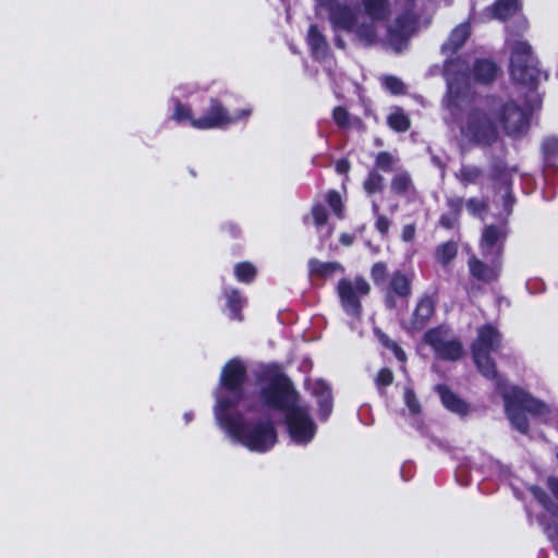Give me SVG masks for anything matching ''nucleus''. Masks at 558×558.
<instances>
[{"label":"nucleus","instance_id":"9b49d317","mask_svg":"<svg viewBox=\"0 0 558 558\" xmlns=\"http://www.w3.org/2000/svg\"><path fill=\"white\" fill-rule=\"evenodd\" d=\"M284 418L288 433L294 442L305 445L314 438L316 425L307 407L298 403L286 412Z\"/></svg>","mask_w":558,"mask_h":558},{"label":"nucleus","instance_id":"c85d7f7f","mask_svg":"<svg viewBox=\"0 0 558 558\" xmlns=\"http://www.w3.org/2000/svg\"><path fill=\"white\" fill-rule=\"evenodd\" d=\"M314 393L317 397L319 418L326 421L332 411V392L325 383H317Z\"/></svg>","mask_w":558,"mask_h":558},{"label":"nucleus","instance_id":"c03bdc74","mask_svg":"<svg viewBox=\"0 0 558 558\" xmlns=\"http://www.w3.org/2000/svg\"><path fill=\"white\" fill-rule=\"evenodd\" d=\"M465 207L473 217H483L488 211V202L484 198L470 197L465 201Z\"/></svg>","mask_w":558,"mask_h":558},{"label":"nucleus","instance_id":"72a5a7b5","mask_svg":"<svg viewBox=\"0 0 558 558\" xmlns=\"http://www.w3.org/2000/svg\"><path fill=\"white\" fill-rule=\"evenodd\" d=\"M458 255V244L457 242L450 240L437 245L435 250V259L441 266H448L451 262L456 259Z\"/></svg>","mask_w":558,"mask_h":558},{"label":"nucleus","instance_id":"a211bd4d","mask_svg":"<svg viewBox=\"0 0 558 558\" xmlns=\"http://www.w3.org/2000/svg\"><path fill=\"white\" fill-rule=\"evenodd\" d=\"M517 168L510 167L504 157L495 156L488 166V180L494 192L510 191Z\"/></svg>","mask_w":558,"mask_h":558},{"label":"nucleus","instance_id":"20e7f679","mask_svg":"<svg viewBox=\"0 0 558 558\" xmlns=\"http://www.w3.org/2000/svg\"><path fill=\"white\" fill-rule=\"evenodd\" d=\"M369 276L374 286L383 292L384 303L388 310H395L398 300H407L412 294V278L399 269L389 275L386 262L374 263Z\"/></svg>","mask_w":558,"mask_h":558},{"label":"nucleus","instance_id":"603ef678","mask_svg":"<svg viewBox=\"0 0 558 558\" xmlns=\"http://www.w3.org/2000/svg\"><path fill=\"white\" fill-rule=\"evenodd\" d=\"M390 220L385 215H377L375 221V229L383 235H387L390 228Z\"/></svg>","mask_w":558,"mask_h":558},{"label":"nucleus","instance_id":"a18cd8bd","mask_svg":"<svg viewBox=\"0 0 558 558\" xmlns=\"http://www.w3.org/2000/svg\"><path fill=\"white\" fill-rule=\"evenodd\" d=\"M542 151L545 159L550 160L558 157V137L550 136L544 140Z\"/></svg>","mask_w":558,"mask_h":558},{"label":"nucleus","instance_id":"09e8293b","mask_svg":"<svg viewBox=\"0 0 558 558\" xmlns=\"http://www.w3.org/2000/svg\"><path fill=\"white\" fill-rule=\"evenodd\" d=\"M465 202L461 196H449L446 198L448 213L460 219Z\"/></svg>","mask_w":558,"mask_h":558},{"label":"nucleus","instance_id":"e2e57ef3","mask_svg":"<svg viewBox=\"0 0 558 558\" xmlns=\"http://www.w3.org/2000/svg\"><path fill=\"white\" fill-rule=\"evenodd\" d=\"M372 210H373V214L377 217V215H380L379 214V206L376 202H373L372 204Z\"/></svg>","mask_w":558,"mask_h":558},{"label":"nucleus","instance_id":"412c9836","mask_svg":"<svg viewBox=\"0 0 558 558\" xmlns=\"http://www.w3.org/2000/svg\"><path fill=\"white\" fill-rule=\"evenodd\" d=\"M415 17L410 13H401L395 19V23L388 28L387 35L391 45L399 50L404 45L415 28Z\"/></svg>","mask_w":558,"mask_h":558},{"label":"nucleus","instance_id":"dca6fc26","mask_svg":"<svg viewBox=\"0 0 558 558\" xmlns=\"http://www.w3.org/2000/svg\"><path fill=\"white\" fill-rule=\"evenodd\" d=\"M247 369L239 357L230 359L222 367L219 378L220 386L231 395H244Z\"/></svg>","mask_w":558,"mask_h":558},{"label":"nucleus","instance_id":"f257e3e1","mask_svg":"<svg viewBox=\"0 0 558 558\" xmlns=\"http://www.w3.org/2000/svg\"><path fill=\"white\" fill-rule=\"evenodd\" d=\"M502 333L493 324L486 323L477 328L476 338L471 343L473 362L478 373L495 383L498 389L506 386V380L499 375L493 352L502 347Z\"/></svg>","mask_w":558,"mask_h":558},{"label":"nucleus","instance_id":"680f3d73","mask_svg":"<svg viewBox=\"0 0 558 558\" xmlns=\"http://www.w3.org/2000/svg\"><path fill=\"white\" fill-rule=\"evenodd\" d=\"M335 44L340 49H344L345 48V43L343 41V39L341 37H336L335 38Z\"/></svg>","mask_w":558,"mask_h":558},{"label":"nucleus","instance_id":"0e129e2a","mask_svg":"<svg viewBox=\"0 0 558 558\" xmlns=\"http://www.w3.org/2000/svg\"><path fill=\"white\" fill-rule=\"evenodd\" d=\"M319 5L329 4L330 0H316Z\"/></svg>","mask_w":558,"mask_h":558},{"label":"nucleus","instance_id":"4d7b16f0","mask_svg":"<svg viewBox=\"0 0 558 558\" xmlns=\"http://www.w3.org/2000/svg\"><path fill=\"white\" fill-rule=\"evenodd\" d=\"M351 169V163L347 158H341L336 162V171L339 174H348Z\"/></svg>","mask_w":558,"mask_h":558},{"label":"nucleus","instance_id":"58836bf2","mask_svg":"<svg viewBox=\"0 0 558 558\" xmlns=\"http://www.w3.org/2000/svg\"><path fill=\"white\" fill-rule=\"evenodd\" d=\"M398 158L396 156L387 150H383L375 156V167L373 169H376L378 172L380 170L389 173L395 170Z\"/></svg>","mask_w":558,"mask_h":558},{"label":"nucleus","instance_id":"f03ea898","mask_svg":"<svg viewBox=\"0 0 558 558\" xmlns=\"http://www.w3.org/2000/svg\"><path fill=\"white\" fill-rule=\"evenodd\" d=\"M509 74L514 84L530 90H536L542 81L548 80V73L541 69L539 60L526 40H515L511 47Z\"/></svg>","mask_w":558,"mask_h":558},{"label":"nucleus","instance_id":"6e6552de","mask_svg":"<svg viewBox=\"0 0 558 558\" xmlns=\"http://www.w3.org/2000/svg\"><path fill=\"white\" fill-rule=\"evenodd\" d=\"M371 286L362 276H356L354 281L342 278L338 281L337 293L343 312L353 318H361L363 306L362 296L368 295Z\"/></svg>","mask_w":558,"mask_h":558},{"label":"nucleus","instance_id":"1a4fd4ad","mask_svg":"<svg viewBox=\"0 0 558 558\" xmlns=\"http://www.w3.org/2000/svg\"><path fill=\"white\" fill-rule=\"evenodd\" d=\"M448 333L449 329L439 325L425 331L423 341L433 350L437 359L456 362L462 359L464 347L458 338L447 339Z\"/></svg>","mask_w":558,"mask_h":558},{"label":"nucleus","instance_id":"de8ad7c7","mask_svg":"<svg viewBox=\"0 0 558 558\" xmlns=\"http://www.w3.org/2000/svg\"><path fill=\"white\" fill-rule=\"evenodd\" d=\"M311 214H312V217L314 219L316 227H323L324 225L327 223L329 216H328V211H327L326 207L323 204H320V203L314 204L312 206Z\"/></svg>","mask_w":558,"mask_h":558},{"label":"nucleus","instance_id":"e433bc0d","mask_svg":"<svg viewBox=\"0 0 558 558\" xmlns=\"http://www.w3.org/2000/svg\"><path fill=\"white\" fill-rule=\"evenodd\" d=\"M465 70H466V65H465V61H463L461 58H453V59H450V60H447L444 64V73L447 77V81H448V85H449V88L452 89L453 87V82H452V76L454 75H458L459 73H462L463 75H465Z\"/></svg>","mask_w":558,"mask_h":558},{"label":"nucleus","instance_id":"c756f323","mask_svg":"<svg viewBox=\"0 0 558 558\" xmlns=\"http://www.w3.org/2000/svg\"><path fill=\"white\" fill-rule=\"evenodd\" d=\"M307 45L314 57L326 56L328 43L325 35L316 24H312L307 31Z\"/></svg>","mask_w":558,"mask_h":558},{"label":"nucleus","instance_id":"7ed1b4c3","mask_svg":"<svg viewBox=\"0 0 558 558\" xmlns=\"http://www.w3.org/2000/svg\"><path fill=\"white\" fill-rule=\"evenodd\" d=\"M505 411L512 426L523 435H527L530 424L526 414L544 417L550 414L549 407L520 387H512L502 395Z\"/></svg>","mask_w":558,"mask_h":558},{"label":"nucleus","instance_id":"052dcab7","mask_svg":"<svg viewBox=\"0 0 558 558\" xmlns=\"http://www.w3.org/2000/svg\"><path fill=\"white\" fill-rule=\"evenodd\" d=\"M506 192V195H505V206H511L514 202V197L512 195V192L511 190L510 191H505Z\"/></svg>","mask_w":558,"mask_h":558},{"label":"nucleus","instance_id":"ea45409f","mask_svg":"<svg viewBox=\"0 0 558 558\" xmlns=\"http://www.w3.org/2000/svg\"><path fill=\"white\" fill-rule=\"evenodd\" d=\"M381 86L393 96H403L408 93L404 82L395 75H385L381 78Z\"/></svg>","mask_w":558,"mask_h":558},{"label":"nucleus","instance_id":"7c9ffc66","mask_svg":"<svg viewBox=\"0 0 558 558\" xmlns=\"http://www.w3.org/2000/svg\"><path fill=\"white\" fill-rule=\"evenodd\" d=\"M470 36L469 26L465 24L458 25L452 29L448 40L444 44L442 50L445 52L456 53L466 43Z\"/></svg>","mask_w":558,"mask_h":558},{"label":"nucleus","instance_id":"2eb2a0df","mask_svg":"<svg viewBox=\"0 0 558 558\" xmlns=\"http://www.w3.org/2000/svg\"><path fill=\"white\" fill-rule=\"evenodd\" d=\"M478 258L472 255L468 259L470 277L484 284H492L500 278L504 259L495 256Z\"/></svg>","mask_w":558,"mask_h":558},{"label":"nucleus","instance_id":"bb28decb","mask_svg":"<svg viewBox=\"0 0 558 558\" xmlns=\"http://www.w3.org/2000/svg\"><path fill=\"white\" fill-rule=\"evenodd\" d=\"M364 13L373 22H383L388 19L390 14L389 0H361Z\"/></svg>","mask_w":558,"mask_h":558},{"label":"nucleus","instance_id":"37998d69","mask_svg":"<svg viewBox=\"0 0 558 558\" xmlns=\"http://www.w3.org/2000/svg\"><path fill=\"white\" fill-rule=\"evenodd\" d=\"M377 337H378L379 342L386 349L390 350L398 361L405 362L407 354H405L404 350L395 340L390 339V337L388 335H386L385 332H381V331H379L377 333Z\"/></svg>","mask_w":558,"mask_h":558},{"label":"nucleus","instance_id":"ddd939ff","mask_svg":"<svg viewBox=\"0 0 558 558\" xmlns=\"http://www.w3.org/2000/svg\"><path fill=\"white\" fill-rule=\"evenodd\" d=\"M509 234V230L507 225H496L492 223L485 226L478 247L483 257L495 256L497 258L504 259L506 241Z\"/></svg>","mask_w":558,"mask_h":558},{"label":"nucleus","instance_id":"f3484780","mask_svg":"<svg viewBox=\"0 0 558 558\" xmlns=\"http://www.w3.org/2000/svg\"><path fill=\"white\" fill-rule=\"evenodd\" d=\"M320 7L328 12L329 22L335 31L353 32L357 24V15L349 4L340 3L339 0H330L329 4Z\"/></svg>","mask_w":558,"mask_h":558},{"label":"nucleus","instance_id":"39448f33","mask_svg":"<svg viewBox=\"0 0 558 558\" xmlns=\"http://www.w3.org/2000/svg\"><path fill=\"white\" fill-rule=\"evenodd\" d=\"M229 434L253 451H268L277 442V430L270 420L246 422L244 418L227 420Z\"/></svg>","mask_w":558,"mask_h":558},{"label":"nucleus","instance_id":"bf43d9fd","mask_svg":"<svg viewBox=\"0 0 558 558\" xmlns=\"http://www.w3.org/2000/svg\"><path fill=\"white\" fill-rule=\"evenodd\" d=\"M339 242L344 246H351L354 242V236L350 233H341L339 236Z\"/></svg>","mask_w":558,"mask_h":558},{"label":"nucleus","instance_id":"6ab92c4d","mask_svg":"<svg viewBox=\"0 0 558 558\" xmlns=\"http://www.w3.org/2000/svg\"><path fill=\"white\" fill-rule=\"evenodd\" d=\"M435 392L438 395L442 407L463 418L472 412L471 404L456 393L448 385L438 384L434 387Z\"/></svg>","mask_w":558,"mask_h":558},{"label":"nucleus","instance_id":"4c0bfd02","mask_svg":"<svg viewBox=\"0 0 558 558\" xmlns=\"http://www.w3.org/2000/svg\"><path fill=\"white\" fill-rule=\"evenodd\" d=\"M363 189L367 195L381 192L384 189V177L376 169H371L363 182Z\"/></svg>","mask_w":558,"mask_h":558},{"label":"nucleus","instance_id":"6e6d98bb","mask_svg":"<svg viewBox=\"0 0 558 558\" xmlns=\"http://www.w3.org/2000/svg\"><path fill=\"white\" fill-rule=\"evenodd\" d=\"M222 230L226 231L230 238L236 239L241 235V229L236 223L228 222L222 226Z\"/></svg>","mask_w":558,"mask_h":558},{"label":"nucleus","instance_id":"5fc2aeb1","mask_svg":"<svg viewBox=\"0 0 558 558\" xmlns=\"http://www.w3.org/2000/svg\"><path fill=\"white\" fill-rule=\"evenodd\" d=\"M416 233V228L414 223H409L403 226L401 238L404 242H411L414 240Z\"/></svg>","mask_w":558,"mask_h":558},{"label":"nucleus","instance_id":"2f4dec72","mask_svg":"<svg viewBox=\"0 0 558 558\" xmlns=\"http://www.w3.org/2000/svg\"><path fill=\"white\" fill-rule=\"evenodd\" d=\"M387 125L397 133L408 132L411 128V120L404 110L395 106L386 119Z\"/></svg>","mask_w":558,"mask_h":558},{"label":"nucleus","instance_id":"c9c22d12","mask_svg":"<svg viewBox=\"0 0 558 558\" xmlns=\"http://www.w3.org/2000/svg\"><path fill=\"white\" fill-rule=\"evenodd\" d=\"M353 32L357 39L366 47H371L377 41V31L372 23L356 24Z\"/></svg>","mask_w":558,"mask_h":558},{"label":"nucleus","instance_id":"aec40b11","mask_svg":"<svg viewBox=\"0 0 558 558\" xmlns=\"http://www.w3.org/2000/svg\"><path fill=\"white\" fill-rule=\"evenodd\" d=\"M547 488L553 498L541 486L534 485L530 488L533 498L553 517L558 518V477L549 476L546 481Z\"/></svg>","mask_w":558,"mask_h":558},{"label":"nucleus","instance_id":"0eeeda50","mask_svg":"<svg viewBox=\"0 0 558 558\" xmlns=\"http://www.w3.org/2000/svg\"><path fill=\"white\" fill-rule=\"evenodd\" d=\"M259 399L266 408L286 413L299 403L300 396L292 380L286 374L278 373L259 389Z\"/></svg>","mask_w":558,"mask_h":558},{"label":"nucleus","instance_id":"a19ab883","mask_svg":"<svg viewBox=\"0 0 558 558\" xmlns=\"http://www.w3.org/2000/svg\"><path fill=\"white\" fill-rule=\"evenodd\" d=\"M326 202L338 219L344 218V204L340 193L336 190H329L326 194Z\"/></svg>","mask_w":558,"mask_h":558},{"label":"nucleus","instance_id":"5701e85b","mask_svg":"<svg viewBox=\"0 0 558 558\" xmlns=\"http://www.w3.org/2000/svg\"><path fill=\"white\" fill-rule=\"evenodd\" d=\"M222 294L226 299V307L229 311V318L231 320L242 322V311L246 304V299L242 295L241 291L236 288L227 287L222 289Z\"/></svg>","mask_w":558,"mask_h":558},{"label":"nucleus","instance_id":"8fccbe9b","mask_svg":"<svg viewBox=\"0 0 558 558\" xmlns=\"http://www.w3.org/2000/svg\"><path fill=\"white\" fill-rule=\"evenodd\" d=\"M395 379L393 373L388 367H383L377 372V375L375 377V384L377 388H386L390 385H392Z\"/></svg>","mask_w":558,"mask_h":558},{"label":"nucleus","instance_id":"b1692460","mask_svg":"<svg viewBox=\"0 0 558 558\" xmlns=\"http://www.w3.org/2000/svg\"><path fill=\"white\" fill-rule=\"evenodd\" d=\"M472 74L475 82L487 85L496 80L498 66L493 60L480 58L473 63Z\"/></svg>","mask_w":558,"mask_h":558},{"label":"nucleus","instance_id":"49530a36","mask_svg":"<svg viewBox=\"0 0 558 558\" xmlns=\"http://www.w3.org/2000/svg\"><path fill=\"white\" fill-rule=\"evenodd\" d=\"M332 119L340 129H348L350 125V113L345 107H335L332 110Z\"/></svg>","mask_w":558,"mask_h":558},{"label":"nucleus","instance_id":"864d4df0","mask_svg":"<svg viewBox=\"0 0 558 558\" xmlns=\"http://www.w3.org/2000/svg\"><path fill=\"white\" fill-rule=\"evenodd\" d=\"M438 222L442 228H445L447 230H451L459 222V218H457L456 216H453L449 213H446L439 217Z\"/></svg>","mask_w":558,"mask_h":558},{"label":"nucleus","instance_id":"f704fd0d","mask_svg":"<svg viewBox=\"0 0 558 558\" xmlns=\"http://www.w3.org/2000/svg\"><path fill=\"white\" fill-rule=\"evenodd\" d=\"M233 274L239 282L250 284L255 280L257 269L250 262H240L234 265Z\"/></svg>","mask_w":558,"mask_h":558},{"label":"nucleus","instance_id":"473e14b6","mask_svg":"<svg viewBox=\"0 0 558 558\" xmlns=\"http://www.w3.org/2000/svg\"><path fill=\"white\" fill-rule=\"evenodd\" d=\"M519 10L518 0H496L492 7L493 17L507 21L512 17Z\"/></svg>","mask_w":558,"mask_h":558},{"label":"nucleus","instance_id":"4468645a","mask_svg":"<svg viewBox=\"0 0 558 558\" xmlns=\"http://www.w3.org/2000/svg\"><path fill=\"white\" fill-rule=\"evenodd\" d=\"M437 293L424 292L416 301L404 329L410 333L420 332L425 329L436 313Z\"/></svg>","mask_w":558,"mask_h":558},{"label":"nucleus","instance_id":"4be33fe9","mask_svg":"<svg viewBox=\"0 0 558 558\" xmlns=\"http://www.w3.org/2000/svg\"><path fill=\"white\" fill-rule=\"evenodd\" d=\"M308 276L314 279L327 280L337 272H344V267L339 262H322L316 257L307 262Z\"/></svg>","mask_w":558,"mask_h":558},{"label":"nucleus","instance_id":"9d476101","mask_svg":"<svg viewBox=\"0 0 558 558\" xmlns=\"http://www.w3.org/2000/svg\"><path fill=\"white\" fill-rule=\"evenodd\" d=\"M251 113V109H242L231 116L219 99L210 98L207 110L202 117L192 121V126L197 130L220 129L247 118Z\"/></svg>","mask_w":558,"mask_h":558},{"label":"nucleus","instance_id":"393cba45","mask_svg":"<svg viewBox=\"0 0 558 558\" xmlns=\"http://www.w3.org/2000/svg\"><path fill=\"white\" fill-rule=\"evenodd\" d=\"M390 190L392 194L409 201L417 194L412 177L407 171L399 172L392 177Z\"/></svg>","mask_w":558,"mask_h":558},{"label":"nucleus","instance_id":"79ce46f5","mask_svg":"<svg viewBox=\"0 0 558 558\" xmlns=\"http://www.w3.org/2000/svg\"><path fill=\"white\" fill-rule=\"evenodd\" d=\"M171 118L178 123L189 121L191 125L192 121L197 119L193 117L191 107L181 102L179 99L174 100V110Z\"/></svg>","mask_w":558,"mask_h":558},{"label":"nucleus","instance_id":"cd10ccee","mask_svg":"<svg viewBox=\"0 0 558 558\" xmlns=\"http://www.w3.org/2000/svg\"><path fill=\"white\" fill-rule=\"evenodd\" d=\"M483 177V169L472 163H463L460 169L454 172V178L463 187L480 184Z\"/></svg>","mask_w":558,"mask_h":558},{"label":"nucleus","instance_id":"f8f14e48","mask_svg":"<svg viewBox=\"0 0 558 558\" xmlns=\"http://www.w3.org/2000/svg\"><path fill=\"white\" fill-rule=\"evenodd\" d=\"M498 120L507 135L518 137L530 128L527 113L513 100L505 102L498 112Z\"/></svg>","mask_w":558,"mask_h":558},{"label":"nucleus","instance_id":"a878e982","mask_svg":"<svg viewBox=\"0 0 558 558\" xmlns=\"http://www.w3.org/2000/svg\"><path fill=\"white\" fill-rule=\"evenodd\" d=\"M244 395H232L218 401L216 416L219 424L229 433L228 418H243L242 414H232L229 412L231 408L236 407L243 399Z\"/></svg>","mask_w":558,"mask_h":558},{"label":"nucleus","instance_id":"3c124183","mask_svg":"<svg viewBox=\"0 0 558 558\" xmlns=\"http://www.w3.org/2000/svg\"><path fill=\"white\" fill-rule=\"evenodd\" d=\"M404 402H405L409 411L413 415H416V414L421 413L422 407H421V403H420V401H418L414 390H412L410 388L405 389V391H404Z\"/></svg>","mask_w":558,"mask_h":558},{"label":"nucleus","instance_id":"423d86ee","mask_svg":"<svg viewBox=\"0 0 558 558\" xmlns=\"http://www.w3.org/2000/svg\"><path fill=\"white\" fill-rule=\"evenodd\" d=\"M461 135L470 143L480 147H490L499 138L496 123L487 112L480 108H471L460 125Z\"/></svg>","mask_w":558,"mask_h":558},{"label":"nucleus","instance_id":"13d9d810","mask_svg":"<svg viewBox=\"0 0 558 558\" xmlns=\"http://www.w3.org/2000/svg\"><path fill=\"white\" fill-rule=\"evenodd\" d=\"M544 532L550 541L558 539V522L548 523L544 527Z\"/></svg>","mask_w":558,"mask_h":558}]
</instances>
